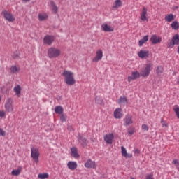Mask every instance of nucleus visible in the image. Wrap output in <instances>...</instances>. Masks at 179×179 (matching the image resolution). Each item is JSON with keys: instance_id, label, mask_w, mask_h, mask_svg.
<instances>
[{"instance_id": "nucleus-1", "label": "nucleus", "mask_w": 179, "mask_h": 179, "mask_svg": "<svg viewBox=\"0 0 179 179\" xmlns=\"http://www.w3.org/2000/svg\"><path fill=\"white\" fill-rule=\"evenodd\" d=\"M62 76L64 79L66 85H68V86H73V85L76 83V80H75L73 72L68 70H64Z\"/></svg>"}, {"instance_id": "nucleus-2", "label": "nucleus", "mask_w": 179, "mask_h": 179, "mask_svg": "<svg viewBox=\"0 0 179 179\" xmlns=\"http://www.w3.org/2000/svg\"><path fill=\"white\" fill-rule=\"evenodd\" d=\"M153 70V64L148 63L145 65H144L143 68L140 72L141 76H143V78H148L150 75V71Z\"/></svg>"}, {"instance_id": "nucleus-3", "label": "nucleus", "mask_w": 179, "mask_h": 179, "mask_svg": "<svg viewBox=\"0 0 179 179\" xmlns=\"http://www.w3.org/2000/svg\"><path fill=\"white\" fill-rule=\"evenodd\" d=\"M61 56V49H58L55 47H51L48 50V58H58Z\"/></svg>"}, {"instance_id": "nucleus-4", "label": "nucleus", "mask_w": 179, "mask_h": 179, "mask_svg": "<svg viewBox=\"0 0 179 179\" xmlns=\"http://www.w3.org/2000/svg\"><path fill=\"white\" fill-rule=\"evenodd\" d=\"M31 157L33 159L34 162L36 164H38V162L40 160L38 158L40 157V150L38 148H32L31 150Z\"/></svg>"}, {"instance_id": "nucleus-5", "label": "nucleus", "mask_w": 179, "mask_h": 179, "mask_svg": "<svg viewBox=\"0 0 179 179\" xmlns=\"http://www.w3.org/2000/svg\"><path fill=\"white\" fill-rule=\"evenodd\" d=\"M4 108L6 113H13V99L12 98H8L6 100Z\"/></svg>"}, {"instance_id": "nucleus-6", "label": "nucleus", "mask_w": 179, "mask_h": 179, "mask_svg": "<svg viewBox=\"0 0 179 179\" xmlns=\"http://www.w3.org/2000/svg\"><path fill=\"white\" fill-rule=\"evenodd\" d=\"M1 15L2 16H3L4 19L8 22H15V18L13 14H12V13L6 10H3L1 13Z\"/></svg>"}, {"instance_id": "nucleus-7", "label": "nucleus", "mask_w": 179, "mask_h": 179, "mask_svg": "<svg viewBox=\"0 0 179 179\" xmlns=\"http://www.w3.org/2000/svg\"><path fill=\"white\" fill-rule=\"evenodd\" d=\"M137 55L138 58H141V59H148V58L150 56V52L146 50H141L137 53Z\"/></svg>"}, {"instance_id": "nucleus-8", "label": "nucleus", "mask_w": 179, "mask_h": 179, "mask_svg": "<svg viewBox=\"0 0 179 179\" xmlns=\"http://www.w3.org/2000/svg\"><path fill=\"white\" fill-rule=\"evenodd\" d=\"M140 19L142 22H148L149 20V18L148 17V8L146 7H143L140 14Z\"/></svg>"}, {"instance_id": "nucleus-9", "label": "nucleus", "mask_w": 179, "mask_h": 179, "mask_svg": "<svg viewBox=\"0 0 179 179\" xmlns=\"http://www.w3.org/2000/svg\"><path fill=\"white\" fill-rule=\"evenodd\" d=\"M55 41V37L54 36L47 35L43 38V43L47 45H51Z\"/></svg>"}, {"instance_id": "nucleus-10", "label": "nucleus", "mask_w": 179, "mask_h": 179, "mask_svg": "<svg viewBox=\"0 0 179 179\" xmlns=\"http://www.w3.org/2000/svg\"><path fill=\"white\" fill-rule=\"evenodd\" d=\"M103 59V50L101 49H99L96 52L95 57L92 59L93 62H99V61H101Z\"/></svg>"}, {"instance_id": "nucleus-11", "label": "nucleus", "mask_w": 179, "mask_h": 179, "mask_svg": "<svg viewBox=\"0 0 179 179\" xmlns=\"http://www.w3.org/2000/svg\"><path fill=\"white\" fill-rule=\"evenodd\" d=\"M141 78V73L138 71H132L131 75L128 76L127 80L128 82H132V80H136V79H139Z\"/></svg>"}, {"instance_id": "nucleus-12", "label": "nucleus", "mask_w": 179, "mask_h": 179, "mask_svg": "<svg viewBox=\"0 0 179 179\" xmlns=\"http://www.w3.org/2000/svg\"><path fill=\"white\" fill-rule=\"evenodd\" d=\"M123 121L124 127H128V125H132V124H134V120H132V115H126Z\"/></svg>"}, {"instance_id": "nucleus-13", "label": "nucleus", "mask_w": 179, "mask_h": 179, "mask_svg": "<svg viewBox=\"0 0 179 179\" xmlns=\"http://www.w3.org/2000/svg\"><path fill=\"white\" fill-rule=\"evenodd\" d=\"M103 139L107 145H112L114 141V134L113 133L108 134L104 136Z\"/></svg>"}, {"instance_id": "nucleus-14", "label": "nucleus", "mask_w": 179, "mask_h": 179, "mask_svg": "<svg viewBox=\"0 0 179 179\" xmlns=\"http://www.w3.org/2000/svg\"><path fill=\"white\" fill-rule=\"evenodd\" d=\"M150 41L152 43V44H159L160 43H162V37L154 34L151 36V38H150Z\"/></svg>"}, {"instance_id": "nucleus-15", "label": "nucleus", "mask_w": 179, "mask_h": 179, "mask_svg": "<svg viewBox=\"0 0 179 179\" xmlns=\"http://www.w3.org/2000/svg\"><path fill=\"white\" fill-rule=\"evenodd\" d=\"M84 166L87 169H96V167H97V166L96 165V162H94L92 159L87 160Z\"/></svg>"}, {"instance_id": "nucleus-16", "label": "nucleus", "mask_w": 179, "mask_h": 179, "mask_svg": "<svg viewBox=\"0 0 179 179\" xmlns=\"http://www.w3.org/2000/svg\"><path fill=\"white\" fill-rule=\"evenodd\" d=\"M101 30H103V31H106V32L114 31V28L113 27L107 24V23H103L101 26Z\"/></svg>"}, {"instance_id": "nucleus-17", "label": "nucleus", "mask_w": 179, "mask_h": 179, "mask_svg": "<svg viewBox=\"0 0 179 179\" xmlns=\"http://www.w3.org/2000/svg\"><path fill=\"white\" fill-rule=\"evenodd\" d=\"M113 115L116 120H120V118H122V115H124L122 114V109L120 108H116L115 110L114 111Z\"/></svg>"}, {"instance_id": "nucleus-18", "label": "nucleus", "mask_w": 179, "mask_h": 179, "mask_svg": "<svg viewBox=\"0 0 179 179\" xmlns=\"http://www.w3.org/2000/svg\"><path fill=\"white\" fill-rule=\"evenodd\" d=\"M67 167L71 171L76 170V169H78V163L75 161H69L67 163Z\"/></svg>"}, {"instance_id": "nucleus-19", "label": "nucleus", "mask_w": 179, "mask_h": 179, "mask_svg": "<svg viewBox=\"0 0 179 179\" xmlns=\"http://www.w3.org/2000/svg\"><path fill=\"white\" fill-rule=\"evenodd\" d=\"M121 152L122 156H123V157H126L128 159H131V157H132V154L127 152V149L125 148V147H121Z\"/></svg>"}, {"instance_id": "nucleus-20", "label": "nucleus", "mask_w": 179, "mask_h": 179, "mask_svg": "<svg viewBox=\"0 0 179 179\" xmlns=\"http://www.w3.org/2000/svg\"><path fill=\"white\" fill-rule=\"evenodd\" d=\"M39 22H44L48 19V14L47 13H40L38 15Z\"/></svg>"}, {"instance_id": "nucleus-21", "label": "nucleus", "mask_w": 179, "mask_h": 179, "mask_svg": "<svg viewBox=\"0 0 179 179\" xmlns=\"http://www.w3.org/2000/svg\"><path fill=\"white\" fill-rule=\"evenodd\" d=\"M122 6V1L121 0H115L113 3V9H118Z\"/></svg>"}, {"instance_id": "nucleus-22", "label": "nucleus", "mask_w": 179, "mask_h": 179, "mask_svg": "<svg viewBox=\"0 0 179 179\" xmlns=\"http://www.w3.org/2000/svg\"><path fill=\"white\" fill-rule=\"evenodd\" d=\"M22 166H19L17 169H14L11 171V175L12 176H15V177H17L19 176H20V173H22Z\"/></svg>"}, {"instance_id": "nucleus-23", "label": "nucleus", "mask_w": 179, "mask_h": 179, "mask_svg": "<svg viewBox=\"0 0 179 179\" xmlns=\"http://www.w3.org/2000/svg\"><path fill=\"white\" fill-rule=\"evenodd\" d=\"M165 22H168V23H171L174 19H176V16L173 14H167L164 17Z\"/></svg>"}, {"instance_id": "nucleus-24", "label": "nucleus", "mask_w": 179, "mask_h": 179, "mask_svg": "<svg viewBox=\"0 0 179 179\" xmlns=\"http://www.w3.org/2000/svg\"><path fill=\"white\" fill-rule=\"evenodd\" d=\"M149 40V36L146 35L143 36V38L138 41L139 47H142L143 44H145Z\"/></svg>"}, {"instance_id": "nucleus-25", "label": "nucleus", "mask_w": 179, "mask_h": 179, "mask_svg": "<svg viewBox=\"0 0 179 179\" xmlns=\"http://www.w3.org/2000/svg\"><path fill=\"white\" fill-rule=\"evenodd\" d=\"M71 156L74 157L75 159L79 158V154H78V149L75 147L72 148L71 149Z\"/></svg>"}, {"instance_id": "nucleus-26", "label": "nucleus", "mask_w": 179, "mask_h": 179, "mask_svg": "<svg viewBox=\"0 0 179 179\" xmlns=\"http://www.w3.org/2000/svg\"><path fill=\"white\" fill-rule=\"evenodd\" d=\"M50 6L52 8V12L56 15V13H58V7L57 5H55V3L54 1H50Z\"/></svg>"}, {"instance_id": "nucleus-27", "label": "nucleus", "mask_w": 179, "mask_h": 179, "mask_svg": "<svg viewBox=\"0 0 179 179\" xmlns=\"http://www.w3.org/2000/svg\"><path fill=\"white\" fill-rule=\"evenodd\" d=\"M14 92H15L16 96L19 97L20 96V93L22 92V87L20 85H16L14 87Z\"/></svg>"}, {"instance_id": "nucleus-28", "label": "nucleus", "mask_w": 179, "mask_h": 179, "mask_svg": "<svg viewBox=\"0 0 179 179\" xmlns=\"http://www.w3.org/2000/svg\"><path fill=\"white\" fill-rule=\"evenodd\" d=\"M172 43H173V44L175 45H178V44H179V35L178 34H176L175 36H173Z\"/></svg>"}, {"instance_id": "nucleus-29", "label": "nucleus", "mask_w": 179, "mask_h": 179, "mask_svg": "<svg viewBox=\"0 0 179 179\" xmlns=\"http://www.w3.org/2000/svg\"><path fill=\"white\" fill-rule=\"evenodd\" d=\"M128 103V99L126 96H120L118 100V104H127Z\"/></svg>"}, {"instance_id": "nucleus-30", "label": "nucleus", "mask_w": 179, "mask_h": 179, "mask_svg": "<svg viewBox=\"0 0 179 179\" xmlns=\"http://www.w3.org/2000/svg\"><path fill=\"white\" fill-rule=\"evenodd\" d=\"M10 71L12 73H18L19 71H20V68L17 66H12Z\"/></svg>"}, {"instance_id": "nucleus-31", "label": "nucleus", "mask_w": 179, "mask_h": 179, "mask_svg": "<svg viewBox=\"0 0 179 179\" xmlns=\"http://www.w3.org/2000/svg\"><path fill=\"white\" fill-rule=\"evenodd\" d=\"M171 27L173 29V30H178L179 29V22L178 21H174L171 24Z\"/></svg>"}, {"instance_id": "nucleus-32", "label": "nucleus", "mask_w": 179, "mask_h": 179, "mask_svg": "<svg viewBox=\"0 0 179 179\" xmlns=\"http://www.w3.org/2000/svg\"><path fill=\"white\" fill-rule=\"evenodd\" d=\"M55 112L56 114H62V113H64V108L62 106H56L55 108Z\"/></svg>"}, {"instance_id": "nucleus-33", "label": "nucleus", "mask_w": 179, "mask_h": 179, "mask_svg": "<svg viewBox=\"0 0 179 179\" xmlns=\"http://www.w3.org/2000/svg\"><path fill=\"white\" fill-rule=\"evenodd\" d=\"M48 177H50V174H48V173H39L38 175V178H39V179H47V178H48Z\"/></svg>"}, {"instance_id": "nucleus-34", "label": "nucleus", "mask_w": 179, "mask_h": 179, "mask_svg": "<svg viewBox=\"0 0 179 179\" xmlns=\"http://www.w3.org/2000/svg\"><path fill=\"white\" fill-rule=\"evenodd\" d=\"M78 142H80L83 146H85V145H86V138H84L83 136L80 135L78 137Z\"/></svg>"}, {"instance_id": "nucleus-35", "label": "nucleus", "mask_w": 179, "mask_h": 179, "mask_svg": "<svg viewBox=\"0 0 179 179\" xmlns=\"http://www.w3.org/2000/svg\"><path fill=\"white\" fill-rule=\"evenodd\" d=\"M95 103L96 104H99L100 106H103L104 104V102H103V99H101V98L99 96L95 97Z\"/></svg>"}, {"instance_id": "nucleus-36", "label": "nucleus", "mask_w": 179, "mask_h": 179, "mask_svg": "<svg viewBox=\"0 0 179 179\" xmlns=\"http://www.w3.org/2000/svg\"><path fill=\"white\" fill-rule=\"evenodd\" d=\"M173 110L176 114L177 118H179V106H178L177 105H175L173 106Z\"/></svg>"}, {"instance_id": "nucleus-37", "label": "nucleus", "mask_w": 179, "mask_h": 179, "mask_svg": "<svg viewBox=\"0 0 179 179\" xmlns=\"http://www.w3.org/2000/svg\"><path fill=\"white\" fill-rule=\"evenodd\" d=\"M161 124H162V128H169V123L164 121L163 119L161 120Z\"/></svg>"}, {"instance_id": "nucleus-38", "label": "nucleus", "mask_w": 179, "mask_h": 179, "mask_svg": "<svg viewBox=\"0 0 179 179\" xmlns=\"http://www.w3.org/2000/svg\"><path fill=\"white\" fill-rule=\"evenodd\" d=\"M172 163L177 167L178 170H179V161L178 159H173Z\"/></svg>"}, {"instance_id": "nucleus-39", "label": "nucleus", "mask_w": 179, "mask_h": 179, "mask_svg": "<svg viewBox=\"0 0 179 179\" xmlns=\"http://www.w3.org/2000/svg\"><path fill=\"white\" fill-rule=\"evenodd\" d=\"M162 72H163V66H157V73H162Z\"/></svg>"}, {"instance_id": "nucleus-40", "label": "nucleus", "mask_w": 179, "mask_h": 179, "mask_svg": "<svg viewBox=\"0 0 179 179\" xmlns=\"http://www.w3.org/2000/svg\"><path fill=\"white\" fill-rule=\"evenodd\" d=\"M6 117V112L5 110H0V118H5Z\"/></svg>"}, {"instance_id": "nucleus-41", "label": "nucleus", "mask_w": 179, "mask_h": 179, "mask_svg": "<svg viewBox=\"0 0 179 179\" xmlns=\"http://www.w3.org/2000/svg\"><path fill=\"white\" fill-rule=\"evenodd\" d=\"M142 131H149V127L147 124H142L141 126Z\"/></svg>"}, {"instance_id": "nucleus-42", "label": "nucleus", "mask_w": 179, "mask_h": 179, "mask_svg": "<svg viewBox=\"0 0 179 179\" xmlns=\"http://www.w3.org/2000/svg\"><path fill=\"white\" fill-rule=\"evenodd\" d=\"M60 121H62V122H65V121H66V115H61Z\"/></svg>"}, {"instance_id": "nucleus-43", "label": "nucleus", "mask_w": 179, "mask_h": 179, "mask_svg": "<svg viewBox=\"0 0 179 179\" xmlns=\"http://www.w3.org/2000/svg\"><path fill=\"white\" fill-rule=\"evenodd\" d=\"M128 134L131 135H134L135 134V128H130L128 131Z\"/></svg>"}, {"instance_id": "nucleus-44", "label": "nucleus", "mask_w": 179, "mask_h": 179, "mask_svg": "<svg viewBox=\"0 0 179 179\" xmlns=\"http://www.w3.org/2000/svg\"><path fill=\"white\" fill-rule=\"evenodd\" d=\"M6 135V131L3 129L0 128V136H5Z\"/></svg>"}, {"instance_id": "nucleus-45", "label": "nucleus", "mask_w": 179, "mask_h": 179, "mask_svg": "<svg viewBox=\"0 0 179 179\" xmlns=\"http://www.w3.org/2000/svg\"><path fill=\"white\" fill-rule=\"evenodd\" d=\"M174 45H176L174 44L173 42L170 41V42L168 43V48H173L174 47Z\"/></svg>"}, {"instance_id": "nucleus-46", "label": "nucleus", "mask_w": 179, "mask_h": 179, "mask_svg": "<svg viewBox=\"0 0 179 179\" xmlns=\"http://www.w3.org/2000/svg\"><path fill=\"white\" fill-rule=\"evenodd\" d=\"M145 179H155V178H153V173L146 175Z\"/></svg>"}, {"instance_id": "nucleus-47", "label": "nucleus", "mask_w": 179, "mask_h": 179, "mask_svg": "<svg viewBox=\"0 0 179 179\" xmlns=\"http://www.w3.org/2000/svg\"><path fill=\"white\" fill-rule=\"evenodd\" d=\"M141 153V150H139V149L136 148L135 150H134V155H139Z\"/></svg>"}, {"instance_id": "nucleus-48", "label": "nucleus", "mask_w": 179, "mask_h": 179, "mask_svg": "<svg viewBox=\"0 0 179 179\" xmlns=\"http://www.w3.org/2000/svg\"><path fill=\"white\" fill-rule=\"evenodd\" d=\"M23 2H30V0H22Z\"/></svg>"}, {"instance_id": "nucleus-49", "label": "nucleus", "mask_w": 179, "mask_h": 179, "mask_svg": "<svg viewBox=\"0 0 179 179\" xmlns=\"http://www.w3.org/2000/svg\"><path fill=\"white\" fill-rule=\"evenodd\" d=\"M69 129H72V126H69Z\"/></svg>"}, {"instance_id": "nucleus-50", "label": "nucleus", "mask_w": 179, "mask_h": 179, "mask_svg": "<svg viewBox=\"0 0 179 179\" xmlns=\"http://www.w3.org/2000/svg\"><path fill=\"white\" fill-rule=\"evenodd\" d=\"M1 100H2V96H1V95H0V103H1Z\"/></svg>"}, {"instance_id": "nucleus-51", "label": "nucleus", "mask_w": 179, "mask_h": 179, "mask_svg": "<svg viewBox=\"0 0 179 179\" xmlns=\"http://www.w3.org/2000/svg\"><path fill=\"white\" fill-rule=\"evenodd\" d=\"M178 54H179V46H178Z\"/></svg>"}, {"instance_id": "nucleus-52", "label": "nucleus", "mask_w": 179, "mask_h": 179, "mask_svg": "<svg viewBox=\"0 0 179 179\" xmlns=\"http://www.w3.org/2000/svg\"><path fill=\"white\" fill-rule=\"evenodd\" d=\"M178 84L179 85V80H178Z\"/></svg>"}]
</instances>
